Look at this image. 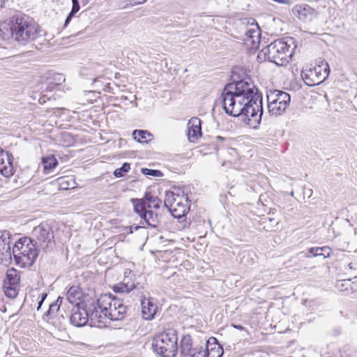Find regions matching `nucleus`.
<instances>
[{
    "instance_id": "nucleus-1",
    "label": "nucleus",
    "mask_w": 357,
    "mask_h": 357,
    "mask_svg": "<svg viewBox=\"0 0 357 357\" xmlns=\"http://www.w3.org/2000/svg\"><path fill=\"white\" fill-rule=\"evenodd\" d=\"M220 99L228 115L244 116L248 125L252 128L260 123L263 114L262 98L252 83L245 80L229 83L224 88Z\"/></svg>"
},
{
    "instance_id": "nucleus-2",
    "label": "nucleus",
    "mask_w": 357,
    "mask_h": 357,
    "mask_svg": "<svg viewBox=\"0 0 357 357\" xmlns=\"http://www.w3.org/2000/svg\"><path fill=\"white\" fill-rule=\"evenodd\" d=\"M134 211L143 218L148 225L157 227L161 221V200L146 194L142 199H132Z\"/></svg>"
},
{
    "instance_id": "nucleus-3",
    "label": "nucleus",
    "mask_w": 357,
    "mask_h": 357,
    "mask_svg": "<svg viewBox=\"0 0 357 357\" xmlns=\"http://www.w3.org/2000/svg\"><path fill=\"white\" fill-rule=\"evenodd\" d=\"M105 317L112 321L121 320L126 313V307L122 301L112 294H103L97 300L96 304H93Z\"/></svg>"
},
{
    "instance_id": "nucleus-4",
    "label": "nucleus",
    "mask_w": 357,
    "mask_h": 357,
    "mask_svg": "<svg viewBox=\"0 0 357 357\" xmlns=\"http://www.w3.org/2000/svg\"><path fill=\"white\" fill-rule=\"evenodd\" d=\"M36 246L31 238H20L13 248L16 263L21 267L31 266L38 255V249Z\"/></svg>"
},
{
    "instance_id": "nucleus-5",
    "label": "nucleus",
    "mask_w": 357,
    "mask_h": 357,
    "mask_svg": "<svg viewBox=\"0 0 357 357\" xmlns=\"http://www.w3.org/2000/svg\"><path fill=\"white\" fill-rule=\"evenodd\" d=\"M289 40H277L261 50L264 57L278 66H285L292 56L291 46Z\"/></svg>"
},
{
    "instance_id": "nucleus-6",
    "label": "nucleus",
    "mask_w": 357,
    "mask_h": 357,
    "mask_svg": "<svg viewBox=\"0 0 357 357\" xmlns=\"http://www.w3.org/2000/svg\"><path fill=\"white\" fill-rule=\"evenodd\" d=\"M177 341L176 331L168 329L154 337L153 347L162 357H175L178 350Z\"/></svg>"
},
{
    "instance_id": "nucleus-7",
    "label": "nucleus",
    "mask_w": 357,
    "mask_h": 357,
    "mask_svg": "<svg viewBox=\"0 0 357 357\" xmlns=\"http://www.w3.org/2000/svg\"><path fill=\"white\" fill-rule=\"evenodd\" d=\"M164 204L176 218L185 216L190 208L188 195L178 188L166 192Z\"/></svg>"
},
{
    "instance_id": "nucleus-8",
    "label": "nucleus",
    "mask_w": 357,
    "mask_h": 357,
    "mask_svg": "<svg viewBox=\"0 0 357 357\" xmlns=\"http://www.w3.org/2000/svg\"><path fill=\"white\" fill-rule=\"evenodd\" d=\"M31 238L43 250L52 249L55 242L52 228L47 222H43L33 227Z\"/></svg>"
},
{
    "instance_id": "nucleus-9",
    "label": "nucleus",
    "mask_w": 357,
    "mask_h": 357,
    "mask_svg": "<svg viewBox=\"0 0 357 357\" xmlns=\"http://www.w3.org/2000/svg\"><path fill=\"white\" fill-rule=\"evenodd\" d=\"M329 73L328 63L321 59L314 67L303 70L301 76L307 85L314 86L322 83L328 77Z\"/></svg>"
},
{
    "instance_id": "nucleus-10",
    "label": "nucleus",
    "mask_w": 357,
    "mask_h": 357,
    "mask_svg": "<svg viewBox=\"0 0 357 357\" xmlns=\"http://www.w3.org/2000/svg\"><path fill=\"white\" fill-rule=\"evenodd\" d=\"M268 110L271 116L281 115L289 106L291 97L284 91L274 90L267 94Z\"/></svg>"
},
{
    "instance_id": "nucleus-11",
    "label": "nucleus",
    "mask_w": 357,
    "mask_h": 357,
    "mask_svg": "<svg viewBox=\"0 0 357 357\" xmlns=\"http://www.w3.org/2000/svg\"><path fill=\"white\" fill-rule=\"evenodd\" d=\"M99 312L96 306H89L87 309L81 308L79 305L75 306L72 310V314L70 317V323L76 326L81 327L84 326L89 319L96 321L100 318Z\"/></svg>"
},
{
    "instance_id": "nucleus-12",
    "label": "nucleus",
    "mask_w": 357,
    "mask_h": 357,
    "mask_svg": "<svg viewBox=\"0 0 357 357\" xmlns=\"http://www.w3.org/2000/svg\"><path fill=\"white\" fill-rule=\"evenodd\" d=\"M244 32L243 40L252 49L259 47L261 41V31L254 19H243L241 22Z\"/></svg>"
},
{
    "instance_id": "nucleus-13",
    "label": "nucleus",
    "mask_w": 357,
    "mask_h": 357,
    "mask_svg": "<svg viewBox=\"0 0 357 357\" xmlns=\"http://www.w3.org/2000/svg\"><path fill=\"white\" fill-rule=\"evenodd\" d=\"M20 276L15 268L8 269L3 282V289L7 297L15 298L19 291Z\"/></svg>"
},
{
    "instance_id": "nucleus-14",
    "label": "nucleus",
    "mask_w": 357,
    "mask_h": 357,
    "mask_svg": "<svg viewBox=\"0 0 357 357\" xmlns=\"http://www.w3.org/2000/svg\"><path fill=\"white\" fill-rule=\"evenodd\" d=\"M113 289L117 293H130L134 291V294L139 298L144 297V287L139 282H135V277L123 278L121 282L113 287Z\"/></svg>"
},
{
    "instance_id": "nucleus-15",
    "label": "nucleus",
    "mask_w": 357,
    "mask_h": 357,
    "mask_svg": "<svg viewBox=\"0 0 357 357\" xmlns=\"http://www.w3.org/2000/svg\"><path fill=\"white\" fill-rule=\"evenodd\" d=\"M181 354L182 357H206V351L192 348L190 335H185L181 341Z\"/></svg>"
},
{
    "instance_id": "nucleus-16",
    "label": "nucleus",
    "mask_w": 357,
    "mask_h": 357,
    "mask_svg": "<svg viewBox=\"0 0 357 357\" xmlns=\"http://www.w3.org/2000/svg\"><path fill=\"white\" fill-rule=\"evenodd\" d=\"M292 13L298 20L303 22H310L317 17V11L305 3L294 6Z\"/></svg>"
},
{
    "instance_id": "nucleus-17",
    "label": "nucleus",
    "mask_w": 357,
    "mask_h": 357,
    "mask_svg": "<svg viewBox=\"0 0 357 357\" xmlns=\"http://www.w3.org/2000/svg\"><path fill=\"white\" fill-rule=\"evenodd\" d=\"M14 172L13 155L0 149V173L5 177H10L13 175Z\"/></svg>"
},
{
    "instance_id": "nucleus-18",
    "label": "nucleus",
    "mask_w": 357,
    "mask_h": 357,
    "mask_svg": "<svg viewBox=\"0 0 357 357\" xmlns=\"http://www.w3.org/2000/svg\"><path fill=\"white\" fill-rule=\"evenodd\" d=\"M188 137L190 142H196L202 136L201 121L197 117L191 118L188 122Z\"/></svg>"
},
{
    "instance_id": "nucleus-19",
    "label": "nucleus",
    "mask_w": 357,
    "mask_h": 357,
    "mask_svg": "<svg viewBox=\"0 0 357 357\" xmlns=\"http://www.w3.org/2000/svg\"><path fill=\"white\" fill-rule=\"evenodd\" d=\"M142 312L144 319H152L156 314L158 307L151 298L146 299L141 298Z\"/></svg>"
},
{
    "instance_id": "nucleus-20",
    "label": "nucleus",
    "mask_w": 357,
    "mask_h": 357,
    "mask_svg": "<svg viewBox=\"0 0 357 357\" xmlns=\"http://www.w3.org/2000/svg\"><path fill=\"white\" fill-rule=\"evenodd\" d=\"M82 296V293L79 287L77 286L71 287L66 294V299L68 301L75 306L79 305V301Z\"/></svg>"
},
{
    "instance_id": "nucleus-21",
    "label": "nucleus",
    "mask_w": 357,
    "mask_h": 357,
    "mask_svg": "<svg viewBox=\"0 0 357 357\" xmlns=\"http://www.w3.org/2000/svg\"><path fill=\"white\" fill-rule=\"evenodd\" d=\"M42 165L43 167V172L49 174L58 165L56 158L54 155H49L42 158Z\"/></svg>"
},
{
    "instance_id": "nucleus-22",
    "label": "nucleus",
    "mask_w": 357,
    "mask_h": 357,
    "mask_svg": "<svg viewBox=\"0 0 357 357\" xmlns=\"http://www.w3.org/2000/svg\"><path fill=\"white\" fill-rule=\"evenodd\" d=\"M134 139L140 143L148 142L150 140L151 134L146 130H135L132 132Z\"/></svg>"
},
{
    "instance_id": "nucleus-23",
    "label": "nucleus",
    "mask_w": 357,
    "mask_h": 357,
    "mask_svg": "<svg viewBox=\"0 0 357 357\" xmlns=\"http://www.w3.org/2000/svg\"><path fill=\"white\" fill-rule=\"evenodd\" d=\"M222 354L223 349L219 344H216L211 349L207 348L208 357H221Z\"/></svg>"
},
{
    "instance_id": "nucleus-24",
    "label": "nucleus",
    "mask_w": 357,
    "mask_h": 357,
    "mask_svg": "<svg viewBox=\"0 0 357 357\" xmlns=\"http://www.w3.org/2000/svg\"><path fill=\"white\" fill-rule=\"evenodd\" d=\"M72 3H73L72 10L66 19L65 24H64L65 26H66L67 24L70 22L73 16L75 13H77L79 10V4L78 0H72Z\"/></svg>"
},
{
    "instance_id": "nucleus-25",
    "label": "nucleus",
    "mask_w": 357,
    "mask_h": 357,
    "mask_svg": "<svg viewBox=\"0 0 357 357\" xmlns=\"http://www.w3.org/2000/svg\"><path fill=\"white\" fill-rule=\"evenodd\" d=\"M60 181V185L63 189H68V188H74V181L72 178H68L66 177H61L59 178Z\"/></svg>"
},
{
    "instance_id": "nucleus-26",
    "label": "nucleus",
    "mask_w": 357,
    "mask_h": 357,
    "mask_svg": "<svg viewBox=\"0 0 357 357\" xmlns=\"http://www.w3.org/2000/svg\"><path fill=\"white\" fill-rule=\"evenodd\" d=\"M130 169V165L128 162L123 163L121 167L116 169L114 172V175L116 177H121L125 173H127Z\"/></svg>"
},
{
    "instance_id": "nucleus-27",
    "label": "nucleus",
    "mask_w": 357,
    "mask_h": 357,
    "mask_svg": "<svg viewBox=\"0 0 357 357\" xmlns=\"http://www.w3.org/2000/svg\"><path fill=\"white\" fill-rule=\"evenodd\" d=\"M61 301H62V298L59 297L54 303L51 304L49 307V310L47 312V315L54 314L56 312H57L59 309V306H60V304H59V302H60V303H61Z\"/></svg>"
},
{
    "instance_id": "nucleus-28",
    "label": "nucleus",
    "mask_w": 357,
    "mask_h": 357,
    "mask_svg": "<svg viewBox=\"0 0 357 357\" xmlns=\"http://www.w3.org/2000/svg\"><path fill=\"white\" fill-rule=\"evenodd\" d=\"M319 250L318 256H321L324 259L330 257L332 253V249L328 246L318 247Z\"/></svg>"
},
{
    "instance_id": "nucleus-29",
    "label": "nucleus",
    "mask_w": 357,
    "mask_h": 357,
    "mask_svg": "<svg viewBox=\"0 0 357 357\" xmlns=\"http://www.w3.org/2000/svg\"><path fill=\"white\" fill-rule=\"evenodd\" d=\"M142 172L144 175H149V176H160L162 175L161 172L159 170L149 169L147 168H143L142 169Z\"/></svg>"
},
{
    "instance_id": "nucleus-30",
    "label": "nucleus",
    "mask_w": 357,
    "mask_h": 357,
    "mask_svg": "<svg viewBox=\"0 0 357 357\" xmlns=\"http://www.w3.org/2000/svg\"><path fill=\"white\" fill-rule=\"evenodd\" d=\"M9 232L8 231H3L1 232V235L0 236V238L2 239L3 242H4V243H9L8 242L6 243V241L7 240H9Z\"/></svg>"
},
{
    "instance_id": "nucleus-31",
    "label": "nucleus",
    "mask_w": 357,
    "mask_h": 357,
    "mask_svg": "<svg viewBox=\"0 0 357 357\" xmlns=\"http://www.w3.org/2000/svg\"><path fill=\"white\" fill-rule=\"evenodd\" d=\"M135 277V275L132 273L130 269H125L123 272V278H131Z\"/></svg>"
},
{
    "instance_id": "nucleus-32",
    "label": "nucleus",
    "mask_w": 357,
    "mask_h": 357,
    "mask_svg": "<svg viewBox=\"0 0 357 357\" xmlns=\"http://www.w3.org/2000/svg\"><path fill=\"white\" fill-rule=\"evenodd\" d=\"M319 250H318V247L317 248H311L308 249V252L312 254L314 257H318Z\"/></svg>"
},
{
    "instance_id": "nucleus-33",
    "label": "nucleus",
    "mask_w": 357,
    "mask_h": 357,
    "mask_svg": "<svg viewBox=\"0 0 357 357\" xmlns=\"http://www.w3.org/2000/svg\"><path fill=\"white\" fill-rule=\"evenodd\" d=\"M46 297H47V294L45 293H43L41 294V300L38 302L37 310H39V309L40 308V307H41L44 300L46 298Z\"/></svg>"
},
{
    "instance_id": "nucleus-34",
    "label": "nucleus",
    "mask_w": 357,
    "mask_h": 357,
    "mask_svg": "<svg viewBox=\"0 0 357 357\" xmlns=\"http://www.w3.org/2000/svg\"><path fill=\"white\" fill-rule=\"evenodd\" d=\"M352 261L354 262V265L357 266V250L354 252L352 255Z\"/></svg>"
},
{
    "instance_id": "nucleus-35",
    "label": "nucleus",
    "mask_w": 357,
    "mask_h": 357,
    "mask_svg": "<svg viewBox=\"0 0 357 357\" xmlns=\"http://www.w3.org/2000/svg\"><path fill=\"white\" fill-rule=\"evenodd\" d=\"M348 267H349V269H354V270H356L357 269V266L354 265V262L353 261H351L348 264Z\"/></svg>"
},
{
    "instance_id": "nucleus-36",
    "label": "nucleus",
    "mask_w": 357,
    "mask_h": 357,
    "mask_svg": "<svg viewBox=\"0 0 357 357\" xmlns=\"http://www.w3.org/2000/svg\"><path fill=\"white\" fill-rule=\"evenodd\" d=\"M234 328L238 329V330H241V331H243L244 330V327L241 325H236V324H232L231 325Z\"/></svg>"
},
{
    "instance_id": "nucleus-37",
    "label": "nucleus",
    "mask_w": 357,
    "mask_h": 357,
    "mask_svg": "<svg viewBox=\"0 0 357 357\" xmlns=\"http://www.w3.org/2000/svg\"><path fill=\"white\" fill-rule=\"evenodd\" d=\"M339 283H341V285H342V286H344V284H343L342 282H337V287H339Z\"/></svg>"
},
{
    "instance_id": "nucleus-38",
    "label": "nucleus",
    "mask_w": 357,
    "mask_h": 357,
    "mask_svg": "<svg viewBox=\"0 0 357 357\" xmlns=\"http://www.w3.org/2000/svg\"><path fill=\"white\" fill-rule=\"evenodd\" d=\"M63 136H68V135L66 134V133H63Z\"/></svg>"
},
{
    "instance_id": "nucleus-39",
    "label": "nucleus",
    "mask_w": 357,
    "mask_h": 357,
    "mask_svg": "<svg viewBox=\"0 0 357 357\" xmlns=\"http://www.w3.org/2000/svg\"><path fill=\"white\" fill-rule=\"evenodd\" d=\"M268 220H269V221H272V220H273V219H272V218H268Z\"/></svg>"
}]
</instances>
